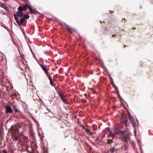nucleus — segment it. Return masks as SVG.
<instances>
[{"label":"nucleus","instance_id":"nucleus-1","mask_svg":"<svg viewBox=\"0 0 153 153\" xmlns=\"http://www.w3.org/2000/svg\"><path fill=\"white\" fill-rule=\"evenodd\" d=\"M14 15L15 20L16 22L17 23V24L19 25H22L23 23L24 22V21L25 20L24 18H21L20 22H19L17 16L16 15V14L15 13L14 14Z\"/></svg>","mask_w":153,"mask_h":153},{"label":"nucleus","instance_id":"nucleus-2","mask_svg":"<svg viewBox=\"0 0 153 153\" xmlns=\"http://www.w3.org/2000/svg\"><path fill=\"white\" fill-rule=\"evenodd\" d=\"M28 7L29 8L30 10V13H32L34 12L35 11V10L33 9L28 4H26V5H24L23 6V7L24 10H26L27 7Z\"/></svg>","mask_w":153,"mask_h":153},{"label":"nucleus","instance_id":"nucleus-3","mask_svg":"<svg viewBox=\"0 0 153 153\" xmlns=\"http://www.w3.org/2000/svg\"><path fill=\"white\" fill-rule=\"evenodd\" d=\"M128 114L129 117L130 119V120L132 122V125L133 126V127L135 128L136 127V124L134 122L133 120L131 118V116H130V114H129L128 112Z\"/></svg>","mask_w":153,"mask_h":153},{"label":"nucleus","instance_id":"nucleus-4","mask_svg":"<svg viewBox=\"0 0 153 153\" xmlns=\"http://www.w3.org/2000/svg\"><path fill=\"white\" fill-rule=\"evenodd\" d=\"M6 112L8 113H11L12 112V110L11 108L9 106H7L6 107Z\"/></svg>","mask_w":153,"mask_h":153},{"label":"nucleus","instance_id":"nucleus-5","mask_svg":"<svg viewBox=\"0 0 153 153\" xmlns=\"http://www.w3.org/2000/svg\"><path fill=\"white\" fill-rule=\"evenodd\" d=\"M23 15V13L22 12H20L19 11H18L16 13V15L17 16L19 17H22Z\"/></svg>","mask_w":153,"mask_h":153},{"label":"nucleus","instance_id":"nucleus-6","mask_svg":"<svg viewBox=\"0 0 153 153\" xmlns=\"http://www.w3.org/2000/svg\"><path fill=\"white\" fill-rule=\"evenodd\" d=\"M85 130L89 135H92L93 133L89 129L86 128Z\"/></svg>","mask_w":153,"mask_h":153},{"label":"nucleus","instance_id":"nucleus-7","mask_svg":"<svg viewBox=\"0 0 153 153\" xmlns=\"http://www.w3.org/2000/svg\"><path fill=\"white\" fill-rule=\"evenodd\" d=\"M48 77L49 78V81H50V84L52 85V86H53V82L52 80V79H51V78L49 76H48Z\"/></svg>","mask_w":153,"mask_h":153},{"label":"nucleus","instance_id":"nucleus-8","mask_svg":"<svg viewBox=\"0 0 153 153\" xmlns=\"http://www.w3.org/2000/svg\"><path fill=\"white\" fill-rule=\"evenodd\" d=\"M59 95L61 97V99H62V100L63 102H65V97L62 96V95L61 94H59Z\"/></svg>","mask_w":153,"mask_h":153},{"label":"nucleus","instance_id":"nucleus-9","mask_svg":"<svg viewBox=\"0 0 153 153\" xmlns=\"http://www.w3.org/2000/svg\"><path fill=\"white\" fill-rule=\"evenodd\" d=\"M119 134H116L114 135L112 133H111L110 136L114 137H117Z\"/></svg>","mask_w":153,"mask_h":153},{"label":"nucleus","instance_id":"nucleus-10","mask_svg":"<svg viewBox=\"0 0 153 153\" xmlns=\"http://www.w3.org/2000/svg\"><path fill=\"white\" fill-rule=\"evenodd\" d=\"M18 10L19 11L22 12V11L24 10L23 7H19L18 8Z\"/></svg>","mask_w":153,"mask_h":153},{"label":"nucleus","instance_id":"nucleus-11","mask_svg":"<svg viewBox=\"0 0 153 153\" xmlns=\"http://www.w3.org/2000/svg\"><path fill=\"white\" fill-rule=\"evenodd\" d=\"M114 147H113L111 149H110V151L111 153H113L115 150Z\"/></svg>","mask_w":153,"mask_h":153},{"label":"nucleus","instance_id":"nucleus-12","mask_svg":"<svg viewBox=\"0 0 153 153\" xmlns=\"http://www.w3.org/2000/svg\"><path fill=\"white\" fill-rule=\"evenodd\" d=\"M67 29L69 31L71 32L72 31V29L69 27L68 26H66Z\"/></svg>","mask_w":153,"mask_h":153},{"label":"nucleus","instance_id":"nucleus-13","mask_svg":"<svg viewBox=\"0 0 153 153\" xmlns=\"http://www.w3.org/2000/svg\"><path fill=\"white\" fill-rule=\"evenodd\" d=\"M42 69L43 70L45 71L47 73H48V72L47 71V70L46 69V68L43 65H41Z\"/></svg>","mask_w":153,"mask_h":153},{"label":"nucleus","instance_id":"nucleus-14","mask_svg":"<svg viewBox=\"0 0 153 153\" xmlns=\"http://www.w3.org/2000/svg\"><path fill=\"white\" fill-rule=\"evenodd\" d=\"M113 142L111 140H108V141L107 142V143H113Z\"/></svg>","mask_w":153,"mask_h":153},{"label":"nucleus","instance_id":"nucleus-15","mask_svg":"<svg viewBox=\"0 0 153 153\" xmlns=\"http://www.w3.org/2000/svg\"><path fill=\"white\" fill-rule=\"evenodd\" d=\"M24 18L28 19L29 18V16L27 15H25L24 16Z\"/></svg>","mask_w":153,"mask_h":153},{"label":"nucleus","instance_id":"nucleus-16","mask_svg":"<svg viewBox=\"0 0 153 153\" xmlns=\"http://www.w3.org/2000/svg\"><path fill=\"white\" fill-rule=\"evenodd\" d=\"M110 78L111 80V83L113 86H114V85H115L114 84V83L112 81V79L111 78V77L110 76Z\"/></svg>","mask_w":153,"mask_h":153},{"label":"nucleus","instance_id":"nucleus-17","mask_svg":"<svg viewBox=\"0 0 153 153\" xmlns=\"http://www.w3.org/2000/svg\"><path fill=\"white\" fill-rule=\"evenodd\" d=\"M140 144H138V145H139V147H140V149L141 152V153H142V149H141V147H140Z\"/></svg>","mask_w":153,"mask_h":153},{"label":"nucleus","instance_id":"nucleus-18","mask_svg":"<svg viewBox=\"0 0 153 153\" xmlns=\"http://www.w3.org/2000/svg\"><path fill=\"white\" fill-rule=\"evenodd\" d=\"M113 87L115 89V90H116L117 89V87L115 85H114V86H113Z\"/></svg>","mask_w":153,"mask_h":153},{"label":"nucleus","instance_id":"nucleus-19","mask_svg":"<svg viewBox=\"0 0 153 153\" xmlns=\"http://www.w3.org/2000/svg\"><path fill=\"white\" fill-rule=\"evenodd\" d=\"M5 10H6L7 11H8V10H7V9H8L6 7V8H5Z\"/></svg>","mask_w":153,"mask_h":153},{"label":"nucleus","instance_id":"nucleus-20","mask_svg":"<svg viewBox=\"0 0 153 153\" xmlns=\"http://www.w3.org/2000/svg\"><path fill=\"white\" fill-rule=\"evenodd\" d=\"M4 153H8L6 151L4 152Z\"/></svg>","mask_w":153,"mask_h":153},{"label":"nucleus","instance_id":"nucleus-21","mask_svg":"<svg viewBox=\"0 0 153 153\" xmlns=\"http://www.w3.org/2000/svg\"><path fill=\"white\" fill-rule=\"evenodd\" d=\"M17 144V146H18V145H22V144Z\"/></svg>","mask_w":153,"mask_h":153},{"label":"nucleus","instance_id":"nucleus-22","mask_svg":"<svg viewBox=\"0 0 153 153\" xmlns=\"http://www.w3.org/2000/svg\"><path fill=\"white\" fill-rule=\"evenodd\" d=\"M93 145L94 146H95V145L96 144H93Z\"/></svg>","mask_w":153,"mask_h":153},{"label":"nucleus","instance_id":"nucleus-23","mask_svg":"<svg viewBox=\"0 0 153 153\" xmlns=\"http://www.w3.org/2000/svg\"><path fill=\"white\" fill-rule=\"evenodd\" d=\"M134 134L135 135L136 134H135V131H134Z\"/></svg>","mask_w":153,"mask_h":153},{"label":"nucleus","instance_id":"nucleus-24","mask_svg":"<svg viewBox=\"0 0 153 153\" xmlns=\"http://www.w3.org/2000/svg\"><path fill=\"white\" fill-rule=\"evenodd\" d=\"M3 144L4 145V146H5V144Z\"/></svg>","mask_w":153,"mask_h":153},{"label":"nucleus","instance_id":"nucleus-25","mask_svg":"<svg viewBox=\"0 0 153 153\" xmlns=\"http://www.w3.org/2000/svg\"><path fill=\"white\" fill-rule=\"evenodd\" d=\"M37 144H35V145H36H36H37Z\"/></svg>","mask_w":153,"mask_h":153},{"label":"nucleus","instance_id":"nucleus-26","mask_svg":"<svg viewBox=\"0 0 153 153\" xmlns=\"http://www.w3.org/2000/svg\"><path fill=\"white\" fill-rule=\"evenodd\" d=\"M1 135V132H0V135Z\"/></svg>","mask_w":153,"mask_h":153}]
</instances>
